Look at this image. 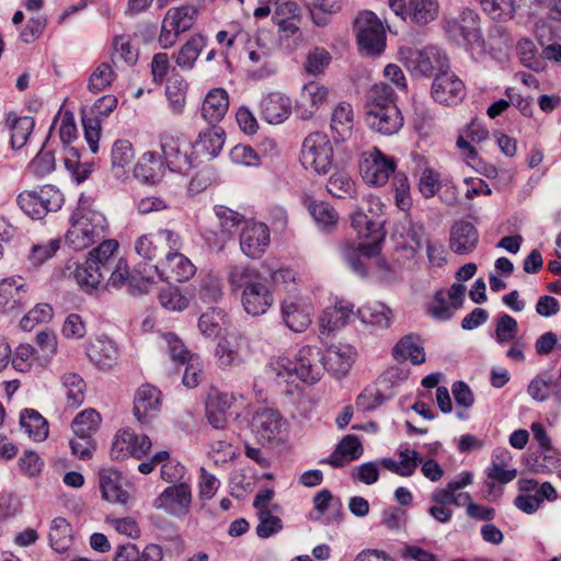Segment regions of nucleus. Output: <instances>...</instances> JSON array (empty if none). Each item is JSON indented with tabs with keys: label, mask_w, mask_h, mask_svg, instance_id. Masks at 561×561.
Instances as JSON below:
<instances>
[{
	"label": "nucleus",
	"mask_w": 561,
	"mask_h": 561,
	"mask_svg": "<svg viewBox=\"0 0 561 561\" xmlns=\"http://www.w3.org/2000/svg\"><path fill=\"white\" fill-rule=\"evenodd\" d=\"M526 467L535 474L561 470V454L553 447L537 448L526 459Z\"/></svg>",
	"instance_id": "obj_30"
},
{
	"label": "nucleus",
	"mask_w": 561,
	"mask_h": 561,
	"mask_svg": "<svg viewBox=\"0 0 561 561\" xmlns=\"http://www.w3.org/2000/svg\"><path fill=\"white\" fill-rule=\"evenodd\" d=\"M117 248V241L108 239L102 241L98 248L92 249L84 255L83 262L76 261L72 277L84 293L92 295L98 291L107 275L110 276L105 284L106 288L118 289L123 285L129 284L141 289L138 277L147 284L153 283V275L146 267L140 271V264L130 273L127 261L122 257L117 260L114 256Z\"/></svg>",
	"instance_id": "obj_1"
},
{
	"label": "nucleus",
	"mask_w": 561,
	"mask_h": 561,
	"mask_svg": "<svg viewBox=\"0 0 561 561\" xmlns=\"http://www.w3.org/2000/svg\"><path fill=\"white\" fill-rule=\"evenodd\" d=\"M117 103L115 95L106 94L99 98L89 110H82L81 122L84 138L91 152L96 153L99 151L102 122L116 108Z\"/></svg>",
	"instance_id": "obj_10"
},
{
	"label": "nucleus",
	"mask_w": 561,
	"mask_h": 561,
	"mask_svg": "<svg viewBox=\"0 0 561 561\" xmlns=\"http://www.w3.org/2000/svg\"><path fill=\"white\" fill-rule=\"evenodd\" d=\"M394 90L386 83L375 84L370 91L369 101L365 105L366 110H376L375 105L386 107L396 104Z\"/></svg>",
	"instance_id": "obj_60"
},
{
	"label": "nucleus",
	"mask_w": 561,
	"mask_h": 561,
	"mask_svg": "<svg viewBox=\"0 0 561 561\" xmlns=\"http://www.w3.org/2000/svg\"><path fill=\"white\" fill-rule=\"evenodd\" d=\"M392 356L397 362L410 360L413 365H421L426 360L423 340L417 333L402 336L392 347Z\"/></svg>",
	"instance_id": "obj_29"
},
{
	"label": "nucleus",
	"mask_w": 561,
	"mask_h": 561,
	"mask_svg": "<svg viewBox=\"0 0 561 561\" xmlns=\"http://www.w3.org/2000/svg\"><path fill=\"white\" fill-rule=\"evenodd\" d=\"M229 107V98L225 89L216 88L210 90L202 105V116L208 125L217 124L225 117Z\"/></svg>",
	"instance_id": "obj_31"
},
{
	"label": "nucleus",
	"mask_w": 561,
	"mask_h": 561,
	"mask_svg": "<svg viewBox=\"0 0 561 561\" xmlns=\"http://www.w3.org/2000/svg\"><path fill=\"white\" fill-rule=\"evenodd\" d=\"M453 309L451 304L449 305L447 301L446 293L444 290H438L435 293L427 312L437 321H448L454 316Z\"/></svg>",
	"instance_id": "obj_63"
},
{
	"label": "nucleus",
	"mask_w": 561,
	"mask_h": 561,
	"mask_svg": "<svg viewBox=\"0 0 561 561\" xmlns=\"http://www.w3.org/2000/svg\"><path fill=\"white\" fill-rule=\"evenodd\" d=\"M442 25L447 38L463 47L474 60L485 54L480 15L476 10L463 8L457 15L445 16Z\"/></svg>",
	"instance_id": "obj_4"
},
{
	"label": "nucleus",
	"mask_w": 561,
	"mask_h": 561,
	"mask_svg": "<svg viewBox=\"0 0 561 561\" xmlns=\"http://www.w3.org/2000/svg\"><path fill=\"white\" fill-rule=\"evenodd\" d=\"M188 84L179 73H172L165 80V95L173 113L180 114L185 106Z\"/></svg>",
	"instance_id": "obj_43"
},
{
	"label": "nucleus",
	"mask_w": 561,
	"mask_h": 561,
	"mask_svg": "<svg viewBox=\"0 0 561 561\" xmlns=\"http://www.w3.org/2000/svg\"><path fill=\"white\" fill-rule=\"evenodd\" d=\"M115 72L107 62L100 64L89 78L88 88L91 92H101L115 79Z\"/></svg>",
	"instance_id": "obj_59"
},
{
	"label": "nucleus",
	"mask_w": 561,
	"mask_h": 561,
	"mask_svg": "<svg viewBox=\"0 0 561 561\" xmlns=\"http://www.w3.org/2000/svg\"><path fill=\"white\" fill-rule=\"evenodd\" d=\"M225 313L221 309L210 308L198 319V329L206 337L217 336L221 330Z\"/></svg>",
	"instance_id": "obj_57"
},
{
	"label": "nucleus",
	"mask_w": 561,
	"mask_h": 561,
	"mask_svg": "<svg viewBox=\"0 0 561 561\" xmlns=\"http://www.w3.org/2000/svg\"><path fill=\"white\" fill-rule=\"evenodd\" d=\"M404 66L414 77H431L434 71L442 72L449 68V59L435 46L423 49H409Z\"/></svg>",
	"instance_id": "obj_12"
},
{
	"label": "nucleus",
	"mask_w": 561,
	"mask_h": 561,
	"mask_svg": "<svg viewBox=\"0 0 561 561\" xmlns=\"http://www.w3.org/2000/svg\"><path fill=\"white\" fill-rule=\"evenodd\" d=\"M25 284L21 277L5 278L0 282V312L13 310L22 300Z\"/></svg>",
	"instance_id": "obj_40"
},
{
	"label": "nucleus",
	"mask_w": 561,
	"mask_h": 561,
	"mask_svg": "<svg viewBox=\"0 0 561 561\" xmlns=\"http://www.w3.org/2000/svg\"><path fill=\"white\" fill-rule=\"evenodd\" d=\"M351 224L360 239L373 238L370 242L346 241L341 245V255L348 268L358 277H367V265L364 259H371L381 252L383 232L378 222L371 220L365 213L358 210L351 216Z\"/></svg>",
	"instance_id": "obj_2"
},
{
	"label": "nucleus",
	"mask_w": 561,
	"mask_h": 561,
	"mask_svg": "<svg viewBox=\"0 0 561 561\" xmlns=\"http://www.w3.org/2000/svg\"><path fill=\"white\" fill-rule=\"evenodd\" d=\"M479 242V232L473 224L457 220L450 228L449 248L459 255L471 253Z\"/></svg>",
	"instance_id": "obj_26"
},
{
	"label": "nucleus",
	"mask_w": 561,
	"mask_h": 561,
	"mask_svg": "<svg viewBox=\"0 0 561 561\" xmlns=\"http://www.w3.org/2000/svg\"><path fill=\"white\" fill-rule=\"evenodd\" d=\"M167 347H168V354L171 358V360L175 365H184L185 362L191 359L192 356H195L196 354L191 353L182 340L172 332L164 333L162 335Z\"/></svg>",
	"instance_id": "obj_58"
},
{
	"label": "nucleus",
	"mask_w": 561,
	"mask_h": 561,
	"mask_svg": "<svg viewBox=\"0 0 561 561\" xmlns=\"http://www.w3.org/2000/svg\"><path fill=\"white\" fill-rule=\"evenodd\" d=\"M300 162L306 170L327 174L333 164V146L323 133L309 134L302 141Z\"/></svg>",
	"instance_id": "obj_7"
},
{
	"label": "nucleus",
	"mask_w": 561,
	"mask_h": 561,
	"mask_svg": "<svg viewBox=\"0 0 561 561\" xmlns=\"http://www.w3.org/2000/svg\"><path fill=\"white\" fill-rule=\"evenodd\" d=\"M20 208L33 219H42L50 211H57L64 204V195L53 185L23 191L18 196Z\"/></svg>",
	"instance_id": "obj_8"
},
{
	"label": "nucleus",
	"mask_w": 561,
	"mask_h": 561,
	"mask_svg": "<svg viewBox=\"0 0 561 561\" xmlns=\"http://www.w3.org/2000/svg\"><path fill=\"white\" fill-rule=\"evenodd\" d=\"M327 191L335 198L352 197L355 194V182L346 171L337 170L329 178Z\"/></svg>",
	"instance_id": "obj_51"
},
{
	"label": "nucleus",
	"mask_w": 561,
	"mask_h": 561,
	"mask_svg": "<svg viewBox=\"0 0 561 561\" xmlns=\"http://www.w3.org/2000/svg\"><path fill=\"white\" fill-rule=\"evenodd\" d=\"M84 354L100 369L113 367L118 359L117 345L107 336L99 337L84 345Z\"/></svg>",
	"instance_id": "obj_27"
},
{
	"label": "nucleus",
	"mask_w": 561,
	"mask_h": 561,
	"mask_svg": "<svg viewBox=\"0 0 561 561\" xmlns=\"http://www.w3.org/2000/svg\"><path fill=\"white\" fill-rule=\"evenodd\" d=\"M7 125L11 133V147L21 149L34 128V119L30 116L18 117L11 113L8 115Z\"/></svg>",
	"instance_id": "obj_45"
},
{
	"label": "nucleus",
	"mask_w": 561,
	"mask_h": 561,
	"mask_svg": "<svg viewBox=\"0 0 561 561\" xmlns=\"http://www.w3.org/2000/svg\"><path fill=\"white\" fill-rule=\"evenodd\" d=\"M376 110H366L364 115L365 124L375 133L383 136H392L402 128L403 116L397 105L380 107L375 105Z\"/></svg>",
	"instance_id": "obj_19"
},
{
	"label": "nucleus",
	"mask_w": 561,
	"mask_h": 561,
	"mask_svg": "<svg viewBox=\"0 0 561 561\" xmlns=\"http://www.w3.org/2000/svg\"><path fill=\"white\" fill-rule=\"evenodd\" d=\"M437 0H409V20L416 25H426L438 15Z\"/></svg>",
	"instance_id": "obj_46"
},
{
	"label": "nucleus",
	"mask_w": 561,
	"mask_h": 561,
	"mask_svg": "<svg viewBox=\"0 0 561 561\" xmlns=\"http://www.w3.org/2000/svg\"><path fill=\"white\" fill-rule=\"evenodd\" d=\"M518 332V323L507 313L499 314L493 337L500 345H505L515 340Z\"/></svg>",
	"instance_id": "obj_55"
},
{
	"label": "nucleus",
	"mask_w": 561,
	"mask_h": 561,
	"mask_svg": "<svg viewBox=\"0 0 561 561\" xmlns=\"http://www.w3.org/2000/svg\"><path fill=\"white\" fill-rule=\"evenodd\" d=\"M480 5L492 20L496 21L511 20L515 14L513 0H482Z\"/></svg>",
	"instance_id": "obj_56"
},
{
	"label": "nucleus",
	"mask_w": 561,
	"mask_h": 561,
	"mask_svg": "<svg viewBox=\"0 0 561 561\" xmlns=\"http://www.w3.org/2000/svg\"><path fill=\"white\" fill-rule=\"evenodd\" d=\"M92 196L82 193L72 213V251H81L103 238L105 218L91 209Z\"/></svg>",
	"instance_id": "obj_6"
},
{
	"label": "nucleus",
	"mask_w": 561,
	"mask_h": 561,
	"mask_svg": "<svg viewBox=\"0 0 561 561\" xmlns=\"http://www.w3.org/2000/svg\"><path fill=\"white\" fill-rule=\"evenodd\" d=\"M280 311L285 325L294 332H302L311 323L309 313L291 300H283Z\"/></svg>",
	"instance_id": "obj_44"
},
{
	"label": "nucleus",
	"mask_w": 561,
	"mask_h": 561,
	"mask_svg": "<svg viewBox=\"0 0 561 561\" xmlns=\"http://www.w3.org/2000/svg\"><path fill=\"white\" fill-rule=\"evenodd\" d=\"M362 178L365 182L381 186L386 184L396 171V162L380 150H376L370 158H366L359 165Z\"/></svg>",
	"instance_id": "obj_22"
},
{
	"label": "nucleus",
	"mask_w": 561,
	"mask_h": 561,
	"mask_svg": "<svg viewBox=\"0 0 561 561\" xmlns=\"http://www.w3.org/2000/svg\"><path fill=\"white\" fill-rule=\"evenodd\" d=\"M260 523L255 531L260 538L266 539L283 529V522L279 517L272 515L268 511L259 512Z\"/></svg>",
	"instance_id": "obj_64"
},
{
	"label": "nucleus",
	"mask_w": 561,
	"mask_h": 561,
	"mask_svg": "<svg viewBox=\"0 0 561 561\" xmlns=\"http://www.w3.org/2000/svg\"><path fill=\"white\" fill-rule=\"evenodd\" d=\"M50 547L57 552H65L70 546V524L64 517L51 522L48 535Z\"/></svg>",
	"instance_id": "obj_52"
},
{
	"label": "nucleus",
	"mask_w": 561,
	"mask_h": 561,
	"mask_svg": "<svg viewBox=\"0 0 561 561\" xmlns=\"http://www.w3.org/2000/svg\"><path fill=\"white\" fill-rule=\"evenodd\" d=\"M207 45V37L203 34L192 35L174 55L175 64L182 70H192L195 61Z\"/></svg>",
	"instance_id": "obj_37"
},
{
	"label": "nucleus",
	"mask_w": 561,
	"mask_h": 561,
	"mask_svg": "<svg viewBox=\"0 0 561 561\" xmlns=\"http://www.w3.org/2000/svg\"><path fill=\"white\" fill-rule=\"evenodd\" d=\"M557 382L552 376L548 374H541L536 376L528 385V394L538 402H545L549 399L550 394L554 398V390Z\"/></svg>",
	"instance_id": "obj_54"
},
{
	"label": "nucleus",
	"mask_w": 561,
	"mask_h": 561,
	"mask_svg": "<svg viewBox=\"0 0 561 561\" xmlns=\"http://www.w3.org/2000/svg\"><path fill=\"white\" fill-rule=\"evenodd\" d=\"M192 503V491L187 483L180 482L165 488L157 496L152 505L154 508L163 510L172 516H184L188 513Z\"/></svg>",
	"instance_id": "obj_17"
},
{
	"label": "nucleus",
	"mask_w": 561,
	"mask_h": 561,
	"mask_svg": "<svg viewBox=\"0 0 561 561\" xmlns=\"http://www.w3.org/2000/svg\"><path fill=\"white\" fill-rule=\"evenodd\" d=\"M272 371L284 381L296 376L307 385L317 383L322 377L321 350L317 346L305 345L298 350L295 359L279 356L270 363Z\"/></svg>",
	"instance_id": "obj_5"
},
{
	"label": "nucleus",
	"mask_w": 561,
	"mask_h": 561,
	"mask_svg": "<svg viewBox=\"0 0 561 561\" xmlns=\"http://www.w3.org/2000/svg\"><path fill=\"white\" fill-rule=\"evenodd\" d=\"M302 205L307 208L320 230L330 231L331 228L336 226L339 214L329 203L317 201L310 195H305L302 197Z\"/></svg>",
	"instance_id": "obj_33"
},
{
	"label": "nucleus",
	"mask_w": 561,
	"mask_h": 561,
	"mask_svg": "<svg viewBox=\"0 0 561 561\" xmlns=\"http://www.w3.org/2000/svg\"><path fill=\"white\" fill-rule=\"evenodd\" d=\"M151 448V440L147 435H137L130 428L119 431L111 447V457L122 460L127 457L141 459Z\"/></svg>",
	"instance_id": "obj_18"
},
{
	"label": "nucleus",
	"mask_w": 561,
	"mask_h": 561,
	"mask_svg": "<svg viewBox=\"0 0 561 561\" xmlns=\"http://www.w3.org/2000/svg\"><path fill=\"white\" fill-rule=\"evenodd\" d=\"M214 211L219 220V227L225 238L236 233L239 226L244 221V216L224 205H216Z\"/></svg>",
	"instance_id": "obj_53"
},
{
	"label": "nucleus",
	"mask_w": 561,
	"mask_h": 561,
	"mask_svg": "<svg viewBox=\"0 0 561 561\" xmlns=\"http://www.w3.org/2000/svg\"><path fill=\"white\" fill-rule=\"evenodd\" d=\"M100 489L102 497L112 503L125 504L129 497L128 492L123 489L122 473L114 468L100 471Z\"/></svg>",
	"instance_id": "obj_32"
},
{
	"label": "nucleus",
	"mask_w": 561,
	"mask_h": 561,
	"mask_svg": "<svg viewBox=\"0 0 561 561\" xmlns=\"http://www.w3.org/2000/svg\"><path fill=\"white\" fill-rule=\"evenodd\" d=\"M194 148L192 142L180 137H165L161 141L165 165L172 172L186 173L190 169L199 165L193 152Z\"/></svg>",
	"instance_id": "obj_13"
},
{
	"label": "nucleus",
	"mask_w": 561,
	"mask_h": 561,
	"mask_svg": "<svg viewBox=\"0 0 561 561\" xmlns=\"http://www.w3.org/2000/svg\"><path fill=\"white\" fill-rule=\"evenodd\" d=\"M230 408V399L227 394H219L206 403V416L209 424L217 430L224 428L227 424V412Z\"/></svg>",
	"instance_id": "obj_48"
},
{
	"label": "nucleus",
	"mask_w": 561,
	"mask_h": 561,
	"mask_svg": "<svg viewBox=\"0 0 561 561\" xmlns=\"http://www.w3.org/2000/svg\"><path fill=\"white\" fill-rule=\"evenodd\" d=\"M354 362V351L351 346L330 345L321 351L322 370L329 371L335 378L344 377Z\"/></svg>",
	"instance_id": "obj_25"
},
{
	"label": "nucleus",
	"mask_w": 561,
	"mask_h": 561,
	"mask_svg": "<svg viewBox=\"0 0 561 561\" xmlns=\"http://www.w3.org/2000/svg\"><path fill=\"white\" fill-rule=\"evenodd\" d=\"M198 16V10L194 5H182L171 8L167 11L163 20L168 26H171L180 34L188 31Z\"/></svg>",
	"instance_id": "obj_42"
},
{
	"label": "nucleus",
	"mask_w": 561,
	"mask_h": 561,
	"mask_svg": "<svg viewBox=\"0 0 561 561\" xmlns=\"http://www.w3.org/2000/svg\"><path fill=\"white\" fill-rule=\"evenodd\" d=\"M20 426L34 442H43L48 436V422L34 409H24L21 411Z\"/></svg>",
	"instance_id": "obj_38"
},
{
	"label": "nucleus",
	"mask_w": 561,
	"mask_h": 561,
	"mask_svg": "<svg viewBox=\"0 0 561 561\" xmlns=\"http://www.w3.org/2000/svg\"><path fill=\"white\" fill-rule=\"evenodd\" d=\"M270 241V228L263 222L247 224L240 233L241 251L250 259H260Z\"/></svg>",
	"instance_id": "obj_21"
},
{
	"label": "nucleus",
	"mask_w": 561,
	"mask_h": 561,
	"mask_svg": "<svg viewBox=\"0 0 561 561\" xmlns=\"http://www.w3.org/2000/svg\"><path fill=\"white\" fill-rule=\"evenodd\" d=\"M215 356L222 369L240 367L244 362L238 345L226 339L218 342Z\"/></svg>",
	"instance_id": "obj_49"
},
{
	"label": "nucleus",
	"mask_w": 561,
	"mask_h": 561,
	"mask_svg": "<svg viewBox=\"0 0 561 561\" xmlns=\"http://www.w3.org/2000/svg\"><path fill=\"white\" fill-rule=\"evenodd\" d=\"M353 308L352 304L345 301H337L333 307L325 308L320 317L321 333H331L343 328L353 313Z\"/></svg>",
	"instance_id": "obj_36"
},
{
	"label": "nucleus",
	"mask_w": 561,
	"mask_h": 561,
	"mask_svg": "<svg viewBox=\"0 0 561 561\" xmlns=\"http://www.w3.org/2000/svg\"><path fill=\"white\" fill-rule=\"evenodd\" d=\"M518 495L514 505L525 514H535L545 501L553 502L558 499L556 488L548 481L539 483L533 478H522L517 481Z\"/></svg>",
	"instance_id": "obj_9"
},
{
	"label": "nucleus",
	"mask_w": 561,
	"mask_h": 561,
	"mask_svg": "<svg viewBox=\"0 0 561 561\" xmlns=\"http://www.w3.org/2000/svg\"><path fill=\"white\" fill-rule=\"evenodd\" d=\"M259 107L261 118L272 125L284 123L293 112L290 98L280 92L264 94Z\"/></svg>",
	"instance_id": "obj_23"
},
{
	"label": "nucleus",
	"mask_w": 561,
	"mask_h": 561,
	"mask_svg": "<svg viewBox=\"0 0 561 561\" xmlns=\"http://www.w3.org/2000/svg\"><path fill=\"white\" fill-rule=\"evenodd\" d=\"M225 145V130L219 126L209 125L198 135L194 147L208 154L210 158L217 157Z\"/></svg>",
	"instance_id": "obj_41"
},
{
	"label": "nucleus",
	"mask_w": 561,
	"mask_h": 561,
	"mask_svg": "<svg viewBox=\"0 0 561 561\" xmlns=\"http://www.w3.org/2000/svg\"><path fill=\"white\" fill-rule=\"evenodd\" d=\"M389 397H386L378 388L366 387L356 398V408L367 412L373 411L383 404Z\"/></svg>",
	"instance_id": "obj_61"
},
{
	"label": "nucleus",
	"mask_w": 561,
	"mask_h": 561,
	"mask_svg": "<svg viewBox=\"0 0 561 561\" xmlns=\"http://www.w3.org/2000/svg\"><path fill=\"white\" fill-rule=\"evenodd\" d=\"M161 391L152 385H142L134 398V414L137 421L147 425L159 413Z\"/></svg>",
	"instance_id": "obj_24"
},
{
	"label": "nucleus",
	"mask_w": 561,
	"mask_h": 561,
	"mask_svg": "<svg viewBox=\"0 0 561 561\" xmlns=\"http://www.w3.org/2000/svg\"><path fill=\"white\" fill-rule=\"evenodd\" d=\"M365 25L362 24V19L356 20L357 44L359 49L365 51L368 56L380 55L386 46V33L381 22L377 15L371 11H366L363 14Z\"/></svg>",
	"instance_id": "obj_15"
},
{
	"label": "nucleus",
	"mask_w": 561,
	"mask_h": 561,
	"mask_svg": "<svg viewBox=\"0 0 561 561\" xmlns=\"http://www.w3.org/2000/svg\"><path fill=\"white\" fill-rule=\"evenodd\" d=\"M164 174V163L161 157L148 151L142 154L134 168L136 179L146 184H157Z\"/></svg>",
	"instance_id": "obj_34"
},
{
	"label": "nucleus",
	"mask_w": 561,
	"mask_h": 561,
	"mask_svg": "<svg viewBox=\"0 0 561 561\" xmlns=\"http://www.w3.org/2000/svg\"><path fill=\"white\" fill-rule=\"evenodd\" d=\"M233 294H240L244 311L253 317L264 314L274 304V289L267 278L250 266H233L228 274Z\"/></svg>",
	"instance_id": "obj_3"
},
{
	"label": "nucleus",
	"mask_w": 561,
	"mask_h": 561,
	"mask_svg": "<svg viewBox=\"0 0 561 561\" xmlns=\"http://www.w3.org/2000/svg\"><path fill=\"white\" fill-rule=\"evenodd\" d=\"M431 95L435 102L444 105H457L466 95V88L449 68L436 72L432 82Z\"/></svg>",
	"instance_id": "obj_16"
},
{
	"label": "nucleus",
	"mask_w": 561,
	"mask_h": 561,
	"mask_svg": "<svg viewBox=\"0 0 561 561\" xmlns=\"http://www.w3.org/2000/svg\"><path fill=\"white\" fill-rule=\"evenodd\" d=\"M194 264L181 252L168 251L164 259L149 265L148 272L159 279L171 283H183L195 274Z\"/></svg>",
	"instance_id": "obj_14"
},
{
	"label": "nucleus",
	"mask_w": 561,
	"mask_h": 561,
	"mask_svg": "<svg viewBox=\"0 0 561 561\" xmlns=\"http://www.w3.org/2000/svg\"><path fill=\"white\" fill-rule=\"evenodd\" d=\"M304 3L317 26L328 25V14H333L341 10V2L336 0H304Z\"/></svg>",
	"instance_id": "obj_50"
},
{
	"label": "nucleus",
	"mask_w": 561,
	"mask_h": 561,
	"mask_svg": "<svg viewBox=\"0 0 561 561\" xmlns=\"http://www.w3.org/2000/svg\"><path fill=\"white\" fill-rule=\"evenodd\" d=\"M133 145L127 139H118L112 148V168L114 176L122 179L126 174L125 168L130 164L134 159Z\"/></svg>",
	"instance_id": "obj_47"
},
{
	"label": "nucleus",
	"mask_w": 561,
	"mask_h": 561,
	"mask_svg": "<svg viewBox=\"0 0 561 561\" xmlns=\"http://www.w3.org/2000/svg\"><path fill=\"white\" fill-rule=\"evenodd\" d=\"M284 419L277 410L272 408H259L250 422L251 432L261 443H270L280 434Z\"/></svg>",
	"instance_id": "obj_20"
},
{
	"label": "nucleus",
	"mask_w": 561,
	"mask_h": 561,
	"mask_svg": "<svg viewBox=\"0 0 561 561\" xmlns=\"http://www.w3.org/2000/svg\"><path fill=\"white\" fill-rule=\"evenodd\" d=\"M331 130L335 141L344 140L353 128V107L350 103H339L332 112Z\"/></svg>",
	"instance_id": "obj_39"
},
{
	"label": "nucleus",
	"mask_w": 561,
	"mask_h": 561,
	"mask_svg": "<svg viewBox=\"0 0 561 561\" xmlns=\"http://www.w3.org/2000/svg\"><path fill=\"white\" fill-rule=\"evenodd\" d=\"M364 449L359 438L356 435L348 434L340 440L332 454L321 460V462L329 463L334 468H342L359 459Z\"/></svg>",
	"instance_id": "obj_28"
},
{
	"label": "nucleus",
	"mask_w": 561,
	"mask_h": 561,
	"mask_svg": "<svg viewBox=\"0 0 561 561\" xmlns=\"http://www.w3.org/2000/svg\"><path fill=\"white\" fill-rule=\"evenodd\" d=\"M158 299L163 308L171 311H182L187 307L186 298L178 287H173L171 284L160 290Z\"/></svg>",
	"instance_id": "obj_62"
},
{
	"label": "nucleus",
	"mask_w": 561,
	"mask_h": 561,
	"mask_svg": "<svg viewBox=\"0 0 561 561\" xmlns=\"http://www.w3.org/2000/svg\"><path fill=\"white\" fill-rule=\"evenodd\" d=\"M358 319L374 330L387 329L392 322L391 309L381 302H367L357 309Z\"/></svg>",
	"instance_id": "obj_35"
},
{
	"label": "nucleus",
	"mask_w": 561,
	"mask_h": 561,
	"mask_svg": "<svg viewBox=\"0 0 561 561\" xmlns=\"http://www.w3.org/2000/svg\"><path fill=\"white\" fill-rule=\"evenodd\" d=\"M101 423L100 413L92 409H84L72 419V433L82 440L77 443L72 439V455H77L82 460L92 457L95 444L92 434L96 432Z\"/></svg>",
	"instance_id": "obj_11"
}]
</instances>
